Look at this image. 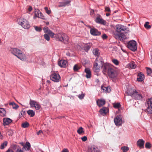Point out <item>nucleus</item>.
Masks as SVG:
<instances>
[{
  "label": "nucleus",
  "mask_w": 152,
  "mask_h": 152,
  "mask_svg": "<svg viewBox=\"0 0 152 152\" xmlns=\"http://www.w3.org/2000/svg\"><path fill=\"white\" fill-rule=\"evenodd\" d=\"M115 31L113 32L114 37L116 39L120 40H124L126 39L124 34L121 33L122 31H124L126 30L125 27L121 25H117L115 27Z\"/></svg>",
  "instance_id": "nucleus-1"
},
{
  "label": "nucleus",
  "mask_w": 152,
  "mask_h": 152,
  "mask_svg": "<svg viewBox=\"0 0 152 152\" xmlns=\"http://www.w3.org/2000/svg\"><path fill=\"white\" fill-rule=\"evenodd\" d=\"M53 38L56 40L63 42L66 44H68L69 42L68 36L65 34L63 33H59L55 34Z\"/></svg>",
  "instance_id": "nucleus-2"
},
{
  "label": "nucleus",
  "mask_w": 152,
  "mask_h": 152,
  "mask_svg": "<svg viewBox=\"0 0 152 152\" xmlns=\"http://www.w3.org/2000/svg\"><path fill=\"white\" fill-rule=\"evenodd\" d=\"M11 53L17 58L22 61L26 59L25 55L23 53L22 51L16 48H12L11 50Z\"/></svg>",
  "instance_id": "nucleus-3"
},
{
  "label": "nucleus",
  "mask_w": 152,
  "mask_h": 152,
  "mask_svg": "<svg viewBox=\"0 0 152 152\" xmlns=\"http://www.w3.org/2000/svg\"><path fill=\"white\" fill-rule=\"evenodd\" d=\"M18 23L25 29L29 28L30 27V24L27 20L23 18H20L17 20Z\"/></svg>",
  "instance_id": "nucleus-4"
},
{
  "label": "nucleus",
  "mask_w": 152,
  "mask_h": 152,
  "mask_svg": "<svg viewBox=\"0 0 152 152\" xmlns=\"http://www.w3.org/2000/svg\"><path fill=\"white\" fill-rule=\"evenodd\" d=\"M146 106L147 108L145 110L148 114H152V98H148L146 100Z\"/></svg>",
  "instance_id": "nucleus-5"
},
{
  "label": "nucleus",
  "mask_w": 152,
  "mask_h": 152,
  "mask_svg": "<svg viewBox=\"0 0 152 152\" xmlns=\"http://www.w3.org/2000/svg\"><path fill=\"white\" fill-rule=\"evenodd\" d=\"M128 47L132 51H136L137 49L136 42L133 40L131 41L128 43Z\"/></svg>",
  "instance_id": "nucleus-6"
},
{
  "label": "nucleus",
  "mask_w": 152,
  "mask_h": 152,
  "mask_svg": "<svg viewBox=\"0 0 152 152\" xmlns=\"http://www.w3.org/2000/svg\"><path fill=\"white\" fill-rule=\"evenodd\" d=\"M107 74L110 77L113 78L116 77L118 75L116 71L112 68L108 69Z\"/></svg>",
  "instance_id": "nucleus-7"
},
{
  "label": "nucleus",
  "mask_w": 152,
  "mask_h": 152,
  "mask_svg": "<svg viewBox=\"0 0 152 152\" xmlns=\"http://www.w3.org/2000/svg\"><path fill=\"white\" fill-rule=\"evenodd\" d=\"M50 79L55 82H59L61 80V77L58 74L54 73L50 75Z\"/></svg>",
  "instance_id": "nucleus-8"
},
{
  "label": "nucleus",
  "mask_w": 152,
  "mask_h": 152,
  "mask_svg": "<svg viewBox=\"0 0 152 152\" xmlns=\"http://www.w3.org/2000/svg\"><path fill=\"white\" fill-rule=\"evenodd\" d=\"M114 122L115 125L117 126H121L122 123H124L121 116L120 115H117L115 117L114 119Z\"/></svg>",
  "instance_id": "nucleus-9"
},
{
  "label": "nucleus",
  "mask_w": 152,
  "mask_h": 152,
  "mask_svg": "<svg viewBox=\"0 0 152 152\" xmlns=\"http://www.w3.org/2000/svg\"><path fill=\"white\" fill-rule=\"evenodd\" d=\"M89 27L90 28V33L92 35L97 36L101 34L100 32L97 29L94 28H91L90 26Z\"/></svg>",
  "instance_id": "nucleus-10"
},
{
  "label": "nucleus",
  "mask_w": 152,
  "mask_h": 152,
  "mask_svg": "<svg viewBox=\"0 0 152 152\" xmlns=\"http://www.w3.org/2000/svg\"><path fill=\"white\" fill-rule=\"evenodd\" d=\"M88 152H99L98 148L95 145L89 146Z\"/></svg>",
  "instance_id": "nucleus-11"
},
{
  "label": "nucleus",
  "mask_w": 152,
  "mask_h": 152,
  "mask_svg": "<svg viewBox=\"0 0 152 152\" xmlns=\"http://www.w3.org/2000/svg\"><path fill=\"white\" fill-rule=\"evenodd\" d=\"M136 100H141L143 98L142 95L136 91L132 97Z\"/></svg>",
  "instance_id": "nucleus-12"
},
{
  "label": "nucleus",
  "mask_w": 152,
  "mask_h": 152,
  "mask_svg": "<svg viewBox=\"0 0 152 152\" xmlns=\"http://www.w3.org/2000/svg\"><path fill=\"white\" fill-rule=\"evenodd\" d=\"M35 15L38 18H41L43 19H45V18L43 15L42 13H41L39 10L38 9H35L34 11Z\"/></svg>",
  "instance_id": "nucleus-13"
},
{
  "label": "nucleus",
  "mask_w": 152,
  "mask_h": 152,
  "mask_svg": "<svg viewBox=\"0 0 152 152\" xmlns=\"http://www.w3.org/2000/svg\"><path fill=\"white\" fill-rule=\"evenodd\" d=\"M43 30L45 33L48 34L52 38H53L55 34L52 31L50 30L48 27H44Z\"/></svg>",
  "instance_id": "nucleus-14"
},
{
  "label": "nucleus",
  "mask_w": 152,
  "mask_h": 152,
  "mask_svg": "<svg viewBox=\"0 0 152 152\" xmlns=\"http://www.w3.org/2000/svg\"><path fill=\"white\" fill-rule=\"evenodd\" d=\"M136 91V90L134 89L131 88L127 89L126 93L128 95L132 97Z\"/></svg>",
  "instance_id": "nucleus-15"
},
{
  "label": "nucleus",
  "mask_w": 152,
  "mask_h": 152,
  "mask_svg": "<svg viewBox=\"0 0 152 152\" xmlns=\"http://www.w3.org/2000/svg\"><path fill=\"white\" fill-rule=\"evenodd\" d=\"M58 65L62 67H65L68 65V62L66 61L61 60L58 62Z\"/></svg>",
  "instance_id": "nucleus-16"
},
{
  "label": "nucleus",
  "mask_w": 152,
  "mask_h": 152,
  "mask_svg": "<svg viewBox=\"0 0 152 152\" xmlns=\"http://www.w3.org/2000/svg\"><path fill=\"white\" fill-rule=\"evenodd\" d=\"M95 21L97 23L104 25L106 24V21L102 19L101 16L96 18L95 20Z\"/></svg>",
  "instance_id": "nucleus-17"
},
{
  "label": "nucleus",
  "mask_w": 152,
  "mask_h": 152,
  "mask_svg": "<svg viewBox=\"0 0 152 152\" xmlns=\"http://www.w3.org/2000/svg\"><path fill=\"white\" fill-rule=\"evenodd\" d=\"M145 143V141L142 139H139L137 142V146L139 147L140 148H143L144 145Z\"/></svg>",
  "instance_id": "nucleus-18"
},
{
  "label": "nucleus",
  "mask_w": 152,
  "mask_h": 152,
  "mask_svg": "<svg viewBox=\"0 0 152 152\" xmlns=\"http://www.w3.org/2000/svg\"><path fill=\"white\" fill-rule=\"evenodd\" d=\"M12 121V120L8 118H4L3 119V124L4 126H6L9 124Z\"/></svg>",
  "instance_id": "nucleus-19"
},
{
  "label": "nucleus",
  "mask_w": 152,
  "mask_h": 152,
  "mask_svg": "<svg viewBox=\"0 0 152 152\" xmlns=\"http://www.w3.org/2000/svg\"><path fill=\"white\" fill-rule=\"evenodd\" d=\"M108 109L107 107H103L99 110V112L101 115H104L108 112Z\"/></svg>",
  "instance_id": "nucleus-20"
},
{
  "label": "nucleus",
  "mask_w": 152,
  "mask_h": 152,
  "mask_svg": "<svg viewBox=\"0 0 152 152\" xmlns=\"http://www.w3.org/2000/svg\"><path fill=\"white\" fill-rule=\"evenodd\" d=\"M97 105L99 107L102 106L105 103V101L104 99H98L96 101Z\"/></svg>",
  "instance_id": "nucleus-21"
},
{
  "label": "nucleus",
  "mask_w": 152,
  "mask_h": 152,
  "mask_svg": "<svg viewBox=\"0 0 152 152\" xmlns=\"http://www.w3.org/2000/svg\"><path fill=\"white\" fill-rule=\"evenodd\" d=\"M85 72L86 74V77L87 78H90L91 77V75L90 69L89 68H86L85 69Z\"/></svg>",
  "instance_id": "nucleus-22"
},
{
  "label": "nucleus",
  "mask_w": 152,
  "mask_h": 152,
  "mask_svg": "<svg viewBox=\"0 0 152 152\" xmlns=\"http://www.w3.org/2000/svg\"><path fill=\"white\" fill-rule=\"evenodd\" d=\"M97 59L98 58H96L95 61V64H94V72H98L99 71V68L98 67V63H97Z\"/></svg>",
  "instance_id": "nucleus-23"
},
{
  "label": "nucleus",
  "mask_w": 152,
  "mask_h": 152,
  "mask_svg": "<svg viewBox=\"0 0 152 152\" xmlns=\"http://www.w3.org/2000/svg\"><path fill=\"white\" fill-rule=\"evenodd\" d=\"M38 102L34 100L30 99L29 101V104L31 107H35L36 104H37Z\"/></svg>",
  "instance_id": "nucleus-24"
},
{
  "label": "nucleus",
  "mask_w": 152,
  "mask_h": 152,
  "mask_svg": "<svg viewBox=\"0 0 152 152\" xmlns=\"http://www.w3.org/2000/svg\"><path fill=\"white\" fill-rule=\"evenodd\" d=\"M138 77L137 78V80L138 81H142L144 79V75L142 74L141 73H140L138 75Z\"/></svg>",
  "instance_id": "nucleus-25"
},
{
  "label": "nucleus",
  "mask_w": 152,
  "mask_h": 152,
  "mask_svg": "<svg viewBox=\"0 0 152 152\" xmlns=\"http://www.w3.org/2000/svg\"><path fill=\"white\" fill-rule=\"evenodd\" d=\"M31 148L30 143L28 142H26L25 145H24L23 148V149H24L26 151H28Z\"/></svg>",
  "instance_id": "nucleus-26"
},
{
  "label": "nucleus",
  "mask_w": 152,
  "mask_h": 152,
  "mask_svg": "<svg viewBox=\"0 0 152 152\" xmlns=\"http://www.w3.org/2000/svg\"><path fill=\"white\" fill-rule=\"evenodd\" d=\"M102 67L103 69V72H106L108 70V69L109 68H111V67H110L109 65L107 64H104L102 66Z\"/></svg>",
  "instance_id": "nucleus-27"
},
{
  "label": "nucleus",
  "mask_w": 152,
  "mask_h": 152,
  "mask_svg": "<svg viewBox=\"0 0 152 152\" xmlns=\"http://www.w3.org/2000/svg\"><path fill=\"white\" fill-rule=\"evenodd\" d=\"M101 88L103 90V91L106 93H109L111 91L110 88V87L102 86Z\"/></svg>",
  "instance_id": "nucleus-28"
},
{
  "label": "nucleus",
  "mask_w": 152,
  "mask_h": 152,
  "mask_svg": "<svg viewBox=\"0 0 152 152\" xmlns=\"http://www.w3.org/2000/svg\"><path fill=\"white\" fill-rule=\"evenodd\" d=\"M6 111L4 109L0 107V116L4 117L6 116Z\"/></svg>",
  "instance_id": "nucleus-29"
},
{
  "label": "nucleus",
  "mask_w": 152,
  "mask_h": 152,
  "mask_svg": "<svg viewBox=\"0 0 152 152\" xmlns=\"http://www.w3.org/2000/svg\"><path fill=\"white\" fill-rule=\"evenodd\" d=\"M93 53L96 56H99L100 54L99 50L97 48L94 49L93 51Z\"/></svg>",
  "instance_id": "nucleus-30"
},
{
  "label": "nucleus",
  "mask_w": 152,
  "mask_h": 152,
  "mask_svg": "<svg viewBox=\"0 0 152 152\" xmlns=\"http://www.w3.org/2000/svg\"><path fill=\"white\" fill-rule=\"evenodd\" d=\"M77 133L79 134H81L84 133V131L82 127H80L77 130Z\"/></svg>",
  "instance_id": "nucleus-31"
},
{
  "label": "nucleus",
  "mask_w": 152,
  "mask_h": 152,
  "mask_svg": "<svg viewBox=\"0 0 152 152\" xmlns=\"http://www.w3.org/2000/svg\"><path fill=\"white\" fill-rule=\"evenodd\" d=\"M27 114L31 117H33L35 115V112L32 110H29L27 111Z\"/></svg>",
  "instance_id": "nucleus-32"
},
{
  "label": "nucleus",
  "mask_w": 152,
  "mask_h": 152,
  "mask_svg": "<svg viewBox=\"0 0 152 152\" xmlns=\"http://www.w3.org/2000/svg\"><path fill=\"white\" fill-rule=\"evenodd\" d=\"M8 142L7 141H4L3 143H2L0 146V148L1 149H3L4 148L7 146Z\"/></svg>",
  "instance_id": "nucleus-33"
},
{
  "label": "nucleus",
  "mask_w": 152,
  "mask_h": 152,
  "mask_svg": "<svg viewBox=\"0 0 152 152\" xmlns=\"http://www.w3.org/2000/svg\"><path fill=\"white\" fill-rule=\"evenodd\" d=\"M10 104L12 105L13 108L14 109H17L19 107V106L14 102L11 103Z\"/></svg>",
  "instance_id": "nucleus-34"
},
{
  "label": "nucleus",
  "mask_w": 152,
  "mask_h": 152,
  "mask_svg": "<svg viewBox=\"0 0 152 152\" xmlns=\"http://www.w3.org/2000/svg\"><path fill=\"white\" fill-rule=\"evenodd\" d=\"M29 125V124L28 123L26 122L22 124V127L23 128H26L28 127Z\"/></svg>",
  "instance_id": "nucleus-35"
},
{
  "label": "nucleus",
  "mask_w": 152,
  "mask_h": 152,
  "mask_svg": "<svg viewBox=\"0 0 152 152\" xmlns=\"http://www.w3.org/2000/svg\"><path fill=\"white\" fill-rule=\"evenodd\" d=\"M123 152H126L129 150V148L126 146H123L121 148Z\"/></svg>",
  "instance_id": "nucleus-36"
},
{
  "label": "nucleus",
  "mask_w": 152,
  "mask_h": 152,
  "mask_svg": "<svg viewBox=\"0 0 152 152\" xmlns=\"http://www.w3.org/2000/svg\"><path fill=\"white\" fill-rule=\"evenodd\" d=\"M36 105L35 107V109L37 110H39L41 108V106L39 104V103L38 102L37 104H36Z\"/></svg>",
  "instance_id": "nucleus-37"
},
{
  "label": "nucleus",
  "mask_w": 152,
  "mask_h": 152,
  "mask_svg": "<svg viewBox=\"0 0 152 152\" xmlns=\"http://www.w3.org/2000/svg\"><path fill=\"white\" fill-rule=\"evenodd\" d=\"M136 66L134 63L133 62H131L130 64V67L131 69H134L136 67Z\"/></svg>",
  "instance_id": "nucleus-38"
},
{
  "label": "nucleus",
  "mask_w": 152,
  "mask_h": 152,
  "mask_svg": "<svg viewBox=\"0 0 152 152\" xmlns=\"http://www.w3.org/2000/svg\"><path fill=\"white\" fill-rule=\"evenodd\" d=\"M149 23L148 22H145L144 25L145 28L148 29H150L151 28V26L148 25Z\"/></svg>",
  "instance_id": "nucleus-39"
},
{
  "label": "nucleus",
  "mask_w": 152,
  "mask_h": 152,
  "mask_svg": "<svg viewBox=\"0 0 152 152\" xmlns=\"http://www.w3.org/2000/svg\"><path fill=\"white\" fill-rule=\"evenodd\" d=\"M145 147L147 149H150L151 146V144L149 142H147L145 145Z\"/></svg>",
  "instance_id": "nucleus-40"
},
{
  "label": "nucleus",
  "mask_w": 152,
  "mask_h": 152,
  "mask_svg": "<svg viewBox=\"0 0 152 152\" xmlns=\"http://www.w3.org/2000/svg\"><path fill=\"white\" fill-rule=\"evenodd\" d=\"M91 46L89 45H86L84 47V50L86 52H88L90 49Z\"/></svg>",
  "instance_id": "nucleus-41"
},
{
  "label": "nucleus",
  "mask_w": 152,
  "mask_h": 152,
  "mask_svg": "<svg viewBox=\"0 0 152 152\" xmlns=\"http://www.w3.org/2000/svg\"><path fill=\"white\" fill-rule=\"evenodd\" d=\"M121 104L119 103H115L113 104V107L115 108H119Z\"/></svg>",
  "instance_id": "nucleus-42"
},
{
  "label": "nucleus",
  "mask_w": 152,
  "mask_h": 152,
  "mask_svg": "<svg viewBox=\"0 0 152 152\" xmlns=\"http://www.w3.org/2000/svg\"><path fill=\"white\" fill-rule=\"evenodd\" d=\"M44 38L47 41H49L50 40L49 36L47 34H45L44 35Z\"/></svg>",
  "instance_id": "nucleus-43"
},
{
  "label": "nucleus",
  "mask_w": 152,
  "mask_h": 152,
  "mask_svg": "<svg viewBox=\"0 0 152 152\" xmlns=\"http://www.w3.org/2000/svg\"><path fill=\"white\" fill-rule=\"evenodd\" d=\"M113 62L115 65H118L119 64V61L116 59H113L112 60Z\"/></svg>",
  "instance_id": "nucleus-44"
},
{
  "label": "nucleus",
  "mask_w": 152,
  "mask_h": 152,
  "mask_svg": "<svg viewBox=\"0 0 152 152\" xmlns=\"http://www.w3.org/2000/svg\"><path fill=\"white\" fill-rule=\"evenodd\" d=\"M80 68L77 65H75L74 66L73 69L74 71H76L79 69Z\"/></svg>",
  "instance_id": "nucleus-45"
},
{
  "label": "nucleus",
  "mask_w": 152,
  "mask_h": 152,
  "mask_svg": "<svg viewBox=\"0 0 152 152\" xmlns=\"http://www.w3.org/2000/svg\"><path fill=\"white\" fill-rule=\"evenodd\" d=\"M147 73L148 75H150L151 73V70L149 68H146Z\"/></svg>",
  "instance_id": "nucleus-46"
},
{
  "label": "nucleus",
  "mask_w": 152,
  "mask_h": 152,
  "mask_svg": "<svg viewBox=\"0 0 152 152\" xmlns=\"http://www.w3.org/2000/svg\"><path fill=\"white\" fill-rule=\"evenodd\" d=\"M45 11H46V12L48 14H50L51 12V11L50 10H48V7H45Z\"/></svg>",
  "instance_id": "nucleus-47"
},
{
  "label": "nucleus",
  "mask_w": 152,
  "mask_h": 152,
  "mask_svg": "<svg viewBox=\"0 0 152 152\" xmlns=\"http://www.w3.org/2000/svg\"><path fill=\"white\" fill-rule=\"evenodd\" d=\"M35 30L38 31H40L42 30V29L40 27H38L37 26L34 27Z\"/></svg>",
  "instance_id": "nucleus-48"
},
{
  "label": "nucleus",
  "mask_w": 152,
  "mask_h": 152,
  "mask_svg": "<svg viewBox=\"0 0 152 152\" xmlns=\"http://www.w3.org/2000/svg\"><path fill=\"white\" fill-rule=\"evenodd\" d=\"M85 96V94H80L78 96V97L80 99H82Z\"/></svg>",
  "instance_id": "nucleus-49"
},
{
  "label": "nucleus",
  "mask_w": 152,
  "mask_h": 152,
  "mask_svg": "<svg viewBox=\"0 0 152 152\" xmlns=\"http://www.w3.org/2000/svg\"><path fill=\"white\" fill-rule=\"evenodd\" d=\"M82 140L83 141H85L87 140V137L86 136H84L81 138Z\"/></svg>",
  "instance_id": "nucleus-50"
},
{
  "label": "nucleus",
  "mask_w": 152,
  "mask_h": 152,
  "mask_svg": "<svg viewBox=\"0 0 152 152\" xmlns=\"http://www.w3.org/2000/svg\"><path fill=\"white\" fill-rule=\"evenodd\" d=\"M105 11L108 12H110V10L109 7H106L105 8Z\"/></svg>",
  "instance_id": "nucleus-51"
},
{
  "label": "nucleus",
  "mask_w": 152,
  "mask_h": 152,
  "mask_svg": "<svg viewBox=\"0 0 152 152\" xmlns=\"http://www.w3.org/2000/svg\"><path fill=\"white\" fill-rule=\"evenodd\" d=\"M24 113V112L23 111H21L20 113V114L19 115V117H22V116H23V114Z\"/></svg>",
  "instance_id": "nucleus-52"
},
{
  "label": "nucleus",
  "mask_w": 152,
  "mask_h": 152,
  "mask_svg": "<svg viewBox=\"0 0 152 152\" xmlns=\"http://www.w3.org/2000/svg\"><path fill=\"white\" fill-rule=\"evenodd\" d=\"M102 37L103 39H105L107 38V36L106 34H104L102 35Z\"/></svg>",
  "instance_id": "nucleus-53"
},
{
  "label": "nucleus",
  "mask_w": 152,
  "mask_h": 152,
  "mask_svg": "<svg viewBox=\"0 0 152 152\" xmlns=\"http://www.w3.org/2000/svg\"><path fill=\"white\" fill-rule=\"evenodd\" d=\"M61 152H69L68 150L66 148L63 149Z\"/></svg>",
  "instance_id": "nucleus-54"
},
{
  "label": "nucleus",
  "mask_w": 152,
  "mask_h": 152,
  "mask_svg": "<svg viewBox=\"0 0 152 152\" xmlns=\"http://www.w3.org/2000/svg\"><path fill=\"white\" fill-rule=\"evenodd\" d=\"M69 2L70 1H66V3L62 5L61 6H65L67 4L69 3Z\"/></svg>",
  "instance_id": "nucleus-55"
},
{
  "label": "nucleus",
  "mask_w": 152,
  "mask_h": 152,
  "mask_svg": "<svg viewBox=\"0 0 152 152\" xmlns=\"http://www.w3.org/2000/svg\"><path fill=\"white\" fill-rule=\"evenodd\" d=\"M6 152H14V151H13V150L10 149L9 148L6 151Z\"/></svg>",
  "instance_id": "nucleus-56"
},
{
  "label": "nucleus",
  "mask_w": 152,
  "mask_h": 152,
  "mask_svg": "<svg viewBox=\"0 0 152 152\" xmlns=\"http://www.w3.org/2000/svg\"><path fill=\"white\" fill-rule=\"evenodd\" d=\"M94 11L93 10H91L90 12V14L91 15H92L94 14Z\"/></svg>",
  "instance_id": "nucleus-57"
},
{
  "label": "nucleus",
  "mask_w": 152,
  "mask_h": 152,
  "mask_svg": "<svg viewBox=\"0 0 152 152\" xmlns=\"http://www.w3.org/2000/svg\"><path fill=\"white\" fill-rule=\"evenodd\" d=\"M42 131H41V130H39L38 131V132L37 133V135H39V134L41 133H42Z\"/></svg>",
  "instance_id": "nucleus-58"
},
{
  "label": "nucleus",
  "mask_w": 152,
  "mask_h": 152,
  "mask_svg": "<svg viewBox=\"0 0 152 152\" xmlns=\"http://www.w3.org/2000/svg\"><path fill=\"white\" fill-rule=\"evenodd\" d=\"M32 8L31 7H29L28 8V10L31 12L32 10Z\"/></svg>",
  "instance_id": "nucleus-59"
},
{
  "label": "nucleus",
  "mask_w": 152,
  "mask_h": 152,
  "mask_svg": "<svg viewBox=\"0 0 152 152\" xmlns=\"http://www.w3.org/2000/svg\"><path fill=\"white\" fill-rule=\"evenodd\" d=\"M0 139H3V136L1 134V132H0Z\"/></svg>",
  "instance_id": "nucleus-60"
},
{
  "label": "nucleus",
  "mask_w": 152,
  "mask_h": 152,
  "mask_svg": "<svg viewBox=\"0 0 152 152\" xmlns=\"http://www.w3.org/2000/svg\"><path fill=\"white\" fill-rule=\"evenodd\" d=\"M110 15V13H107L106 14V15L107 16H109Z\"/></svg>",
  "instance_id": "nucleus-61"
},
{
  "label": "nucleus",
  "mask_w": 152,
  "mask_h": 152,
  "mask_svg": "<svg viewBox=\"0 0 152 152\" xmlns=\"http://www.w3.org/2000/svg\"><path fill=\"white\" fill-rule=\"evenodd\" d=\"M97 81H99V80H98V79H97Z\"/></svg>",
  "instance_id": "nucleus-62"
},
{
  "label": "nucleus",
  "mask_w": 152,
  "mask_h": 152,
  "mask_svg": "<svg viewBox=\"0 0 152 152\" xmlns=\"http://www.w3.org/2000/svg\"><path fill=\"white\" fill-rule=\"evenodd\" d=\"M48 81H49L48 80H47V82H48Z\"/></svg>",
  "instance_id": "nucleus-63"
}]
</instances>
